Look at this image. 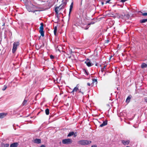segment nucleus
<instances>
[{
	"label": "nucleus",
	"mask_w": 147,
	"mask_h": 147,
	"mask_svg": "<svg viewBox=\"0 0 147 147\" xmlns=\"http://www.w3.org/2000/svg\"><path fill=\"white\" fill-rule=\"evenodd\" d=\"M91 143V141L88 140H80L78 142V144L82 145H87L90 144Z\"/></svg>",
	"instance_id": "nucleus-1"
},
{
	"label": "nucleus",
	"mask_w": 147,
	"mask_h": 147,
	"mask_svg": "<svg viewBox=\"0 0 147 147\" xmlns=\"http://www.w3.org/2000/svg\"><path fill=\"white\" fill-rule=\"evenodd\" d=\"M20 45V43L19 42H14L13 45V47L12 49V53H14L16 51L17 47Z\"/></svg>",
	"instance_id": "nucleus-2"
},
{
	"label": "nucleus",
	"mask_w": 147,
	"mask_h": 147,
	"mask_svg": "<svg viewBox=\"0 0 147 147\" xmlns=\"http://www.w3.org/2000/svg\"><path fill=\"white\" fill-rule=\"evenodd\" d=\"M72 140L70 139H65L62 140V143L64 144H69L72 143Z\"/></svg>",
	"instance_id": "nucleus-3"
},
{
	"label": "nucleus",
	"mask_w": 147,
	"mask_h": 147,
	"mask_svg": "<svg viewBox=\"0 0 147 147\" xmlns=\"http://www.w3.org/2000/svg\"><path fill=\"white\" fill-rule=\"evenodd\" d=\"M40 30H39V32L41 34V35L42 36L44 37V31H43V26L44 24L43 23H41L40 24Z\"/></svg>",
	"instance_id": "nucleus-4"
},
{
	"label": "nucleus",
	"mask_w": 147,
	"mask_h": 147,
	"mask_svg": "<svg viewBox=\"0 0 147 147\" xmlns=\"http://www.w3.org/2000/svg\"><path fill=\"white\" fill-rule=\"evenodd\" d=\"M65 7L63 6V5L60 7V5L59 7H56L55 9V11L56 13V14H57V16H58V10L59 9V11L61 10V9L64 8Z\"/></svg>",
	"instance_id": "nucleus-5"
},
{
	"label": "nucleus",
	"mask_w": 147,
	"mask_h": 147,
	"mask_svg": "<svg viewBox=\"0 0 147 147\" xmlns=\"http://www.w3.org/2000/svg\"><path fill=\"white\" fill-rule=\"evenodd\" d=\"M77 132H74V131H70V132L69 134H68L67 136L68 137H70L72 136H74V138H75L77 136Z\"/></svg>",
	"instance_id": "nucleus-6"
},
{
	"label": "nucleus",
	"mask_w": 147,
	"mask_h": 147,
	"mask_svg": "<svg viewBox=\"0 0 147 147\" xmlns=\"http://www.w3.org/2000/svg\"><path fill=\"white\" fill-rule=\"evenodd\" d=\"M85 63L87 65L88 67H90L93 65V64L88 59L86 60Z\"/></svg>",
	"instance_id": "nucleus-7"
},
{
	"label": "nucleus",
	"mask_w": 147,
	"mask_h": 147,
	"mask_svg": "<svg viewBox=\"0 0 147 147\" xmlns=\"http://www.w3.org/2000/svg\"><path fill=\"white\" fill-rule=\"evenodd\" d=\"M121 141V143L125 145H128L130 142V141L128 140L126 141L122 140Z\"/></svg>",
	"instance_id": "nucleus-8"
},
{
	"label": "nucleus",
	"mask_w": 147,
	"mask_h": 147,
	"mask_svg": "<svg viewBox=\"0 0 147 147\" xmlns=\"http://www.w3.org/2000/svg\"><path fill=\"white\" fill-rule=\"evenodd\" d=\"M73 5H74V3H73V2H72L71 3V5H70V8H69V17L70 16V13H71V12L72 11V8H73Z\"/></svg>",
	"instance_id": "nucleus-9"
},
{
	"label": "nucleus",
	"mask_w": 147,
	"mask_h": 147,
	"mask_svg": "<svg viewBox=\"0 0 147 147\" xmlns=\"http://www.w3.org/2000/svg\"><path fill=\"white\" fill-rule=\"evenodd\" d=\"M132 96L131 95H130L129 96L127 97V98L126 100V101H125L126 102L127 104H128V103H129V102H130V100H131V98H132Z\"/></svg>",
	"instance_id": "nucleus-10"
},
{
	"label": "nucleus",
	"mask_w": 147,
	"mask_h": 147,
	"mask_svg": "<svg viewBox=\"0 0 147 147\" xmlns=\"http://www.w3.org/2000/svg\"><path fill=\"white\" fill-rule=\"evenodd\" d=\"M33 142L34 143H36V144H40L41 143V140L40 139L36 138L35 139H34Z\"/></svg>",
	"instance_id": "nucleus-11"
},
{
	"label": "nucleus",
	"mask_w": 147,
	"mask_h": 147,
	"mask_svg": "<svg viewBox=\"0 0 147 147\" xmlns=\"http://www.w3.org/2000/svg\"><path fill=\"white\" fill-rule=\"evenodd\" d=\"M27 9L29 12L31 11L34 12L35 11H37L36 10L33 9L32 8H30L29 7H27Z\"/></svg>",
	"instance_id": "nucleus-12"
},
{
	"label": "nucleus",
	"mask_w": 147,
	"mask_h": 147,
	"mask_svg": "<svg viewBox=\"0 0 147 147\" xmlns=\"http://www.w3.org/2000/svg\"><path fill=\"white\" fill-rule=\"evenodd\" d=\"M107 124V120H106L105 121H103V123L100 125L99 127H102L106 125Z\"/></svg>",
	"instance_id": "nucleus-13"
},
{
	"label": "nucleus",
	"mask_w": 147,
	"mask_h": 147,
	"mask_svg": "<svg viewBox=\"0 0 147 147\" xmlns=\"http://www.w3.org/2000/svg\"><path fill=\"white\" fill-rule=\"evenodd\" d=\"M78 86V85L77 84L76 86L74 88L72 91L71 92V93H73L74 94V92H77L79 90Z\"/></svg>",
	"instance_id": "nucleus-14"
},
{
	"label": "nucleus",
	"mask_w": 147,
	"mask_h": 147,
	"mask_svg": "<svg viewBox=\"0 0 147 147\" xmlns=\"http://www.w3.org/2000/svg\"><path fill=\"white\" fill-rule=\"evenodd\" d=\"M18 144V143L17 142L13 143L11 144L10 147H17Z\"/></svg>",
	"instance_id": "nucleus-15"
},
{
	"label": "nucleus",
	"mask_w": 147,
	"mask_h": 147,
	"mask_svg": "<svg viewBox=\"0 0 147 147\" xmlns=\"http://www.w3.org/2000/svg\"><path fill=\"white\" fill-rule=\"evenodd\" d=\"M7 114L5 113H0V118H3L5 117Z\"/></svg>",
	"instance_id": "nucleus-16"
},
{
	"label": "nucleus",
	"mask_w": 147,
	"mask_h": 147,
	"mask_svg": "<svg viewBox=\"0 0 147 147\" xmlns=\"http://www.w3.org/2000/svg\"><path fill=\"white\" fill-rule=\"evenodd\" d=\"M1 147H8L9 144H5L3 143H2L1 144Z\"/></svg>",
	"instance_id": "nucleus-17"
},
{
	"label": "nucleus",
	"mask_w": 147,
	"mask_h": 147,
	"mask_svg": "<svg viewBox=\"0 0 147 147\" xmlns=\"http://www.w3.org/2000/svg\"><path fill=\"white\" fill-rule=\"evenodd\" d=\"M116 16L118 18L123 19L124 18L123 15H121L119 13H116Z\"/></svg>",
	"instance_id": "nucleus-18"
},
{
	"label": "nucleus",
	"mask_w": 147,
	"mask_h": 147,
	"mask_svg": "<svg viewBox=\"0 0 147 147\" xmlns=\"http://www.w3.org/2000/svg\"><path fill=\"white\" fill-rule=\"evenodd\" d=\"M124 18L123 19H129L130 16L129 14H127L126 15L124 14L123 15Z\"/></svg>",
	"instance_id": "nucleus-19"
},
{
	"label": "nucleus",
	"mask_w": 147,
	"mask_h": 147,
	"mask_svg": "<svg viewBox=\"0 0 147 147\" xmlns=\"http://www.w3.org/2000/svg\"><path fill=\"white\" fill-rule=\"evenodd\" d=\"M147 67V65L146 63H142L141 66V67L142 68H144L146 67Z\"/></svg>",
	"instance_id": "nucleus-20"
},
{
	"label": "nucleus",
	"mask_w": 147,
	"mask_h": 147,
	"mask_svg": "<svg viewBox=\"0 0 147 147\" xmlns=\"http://www.w3.org/2000/svg\"><path fill=\"white\" fill-rule=\"evenodd\" d=\"M92 83L91 84V85L93 86V84H94V83L95 84H96L97 83V80L96 79H92Z\"/></svg>",
	"instance_id": "nucleus-21"
},
{
	"label": "nucleus",
	"mask_w": 147,
	"mask_h": 147,
	"mask_svg": "<svg viewBox=\"0 0 147 147\" xmlns=\"http://www.w3.org/2000/svg\"><path fill=\"white\" fill-rule=\"evenodd\" d=\"M147 22V18L145 19H142L140 20V22L141 23H144Z\"/></svg>",
	"instance_id": "nucleus-22"
},
{
	"label": "nucleus",
	"mask_w": 147,
	"mask_h": 147,
	"mask_svg": "<svg viewBox=\"0 0 147 147\" xmlns=\"http://www.w3.org/2000/svg\"><path fill=\"white\" fill-rule=\"evenodd\" d=\"M83 71L86 75H88L89 73L86 69H83Z\"/></svg>",
	"instance_id": "nucleus-23"
},
{
	"label": "nucleus",
	"mask_w": 147,
	"mask_h": 147,
	"mask_svg": "<svg viewBox=\"0 0 147 147\" xmlns=\"http://www.w3.org/2000/svg\"><path fill=\"white\" fill-rule=\"evenodd\" d=\"M27 102V100L25 99H24V100L23 102H22V106H23L25 105H26Z\"/></svg>",
	"instance_id": "nucleus-24"
},
{
	"label": "nucleus",
	"mask_w": 147,
	"mask_h": 147,
	"mask_svg": "<svg viewBox=\"0 0 147 147\" xmlns=\"http://www.w3.org/2000/svg\"><path fill=\"white\" fill-rule=\"evenodd\" d=\"M57 30V28L56 26L54 28V34L55 35H56V32Z\"/></svg>",
	"instance_id": "nucleus-25"
},
{
	"label": "nucleus",
	"mask_w": 147,
	"mask_h": 147,
	"mask_svg": "<svg viewBox=\"0 0 147 147\" xmlns=\"http://www.w3.org/2000/svg\"><path fill=\"white\" fill-rule=\"evenodd\" d=\"M49 109H47L45 110V112L46 114L47 115H49Z\"/></svg>",
	"instance_id": "nucleus-26"
},
{
	"label": "nucleus",
	"mask_w": 147,
	"mask_h": 147,
	"mask_svg": "<svg viewBox=\"0 0 147 147\" xmlns=\"http://www.w3.org/2000/svg\"><path fill=\"white\" fill-rule=\"evenodd\" d=\"M67 4V1H64L60 5V7L63 5V6H64V7Z\"/></svg>",
	"instance_id": "nucleus-27"
},
{
	"label": "nucleus",
	"mask_w": 147,
	"mask_h": 147,
	"mask_svg": "<svg viewBox=\"0 0 147 147\" xmlns=\"http://www.w3.org/2000/svg\"><path fill=\"white\" fill-rule=\"evenodd\" d=\"M140 12H141V13H142V15L143 16H147V13H142V12L141 11H140Z\"/></svg>",
	"instance_id": "nucleus-28"
},
{
	"label": "nucleus",
	"mask_w": 147,
	"mask_h": 147,
	"mask_svg": "<svg viewBox=\"0 0 147 147\" xmlns=\"http://www.w3.org/2000/svg\"><path fill=\"white\" fill-rule=\"evenodd\" d=\"M106 66L105 65L101 69V71L102 72H103L105 70V69H106Z\"/></svg>",
	"instance_id": "nucleus-29"
},
{
	"label": "nucleus",
	"mask_w": 147,
	"mask_h": 147,
	"mask_svg": "<svg viewBox=\"0 0 147 147\" xmlns=\"http://www.w3.org/2000/svg\"><path fill=\"white\" fill-rule=\"evenodd\" d=\"M7 88V86H6V85H4V86L2 88V90H3V91H4L5 90H6V89Z\"/></svg>",
	"instance_id": "nucleus-30"
},
{
	"label": "nucleus",
	"mask_w": 147,
	"mask_h": 147,
	"mask_svg": "<svg viewBox=\"0 0 147 147\" xmlns=\"http://www.w3.org/2000/svg\"><path fill=\"white\" fill-rule=\"evenodd\" d=\"M94 23H95L94 22H91L88 24V25H90L91 24H94Z\"/></svg>",
	"instance_id": "nucleus-31"
},
{
	"label": "nucleus",
	"mask_w": 147,
	"mask_h": 147,
	"mask_svg": "<svg viewBox=\"0 0 147 147\" xmlns=\"http://www.w3.org/2000/svg\"><path fill=\"white\" fill-rule=\"evenodd\" d=\"M50 58L51 59H53L54 58V57L53 55H50Z\"/></svg>",
	"instance_id": "nucleus-32"
},
{
	"label": "nucleus",
	"mask_w": 147,
	"mask_h": 147,
	"mask_svg": "<svg viewBox=\"0 0 147 147\" xmlns=\"http://www.w3.org/2000/svg\"><path fill=\"white\" fill-rule=\"evenodd\" d=\"M89 25H88V24L87 25V26H86V27H85V28H84V29H85V30H87V29H88L89 28V27H88V26Z\"/></svg>",
	"instance_id": "nucleus-33"
},
{
	"label": "nucleus",
	"mask_w": 147,
	"mask_h": 147,
	"mask_svg": "<svg viewBox=\"0 0 147 147\" xmlns=\"http://www.w3.org/2000/svg\"><path fill=\"white\" fill-rule=\"evenodd\" d=\"M127 0H121V2L122 3H124Z\"/></svg>",
	"instance_id": "nucleus-34"
},
{
	"label": "nucleus",
	"mask_w": 147,
	"mask_h": 147,
	"mask_svg": "<svg viewBox=\"0 0 147 147\" xmlns=\"http://www.w3.org/2000/svg\"><path fill=\"white\" fill-rule=\"evenodd\" d=\"M144 100L146 102H147V97H145L144 98Z\"/></svg>",
	"instance_id": "nucleus-35"
},
{
	"label": "nucleus",
	"mask_w": 147,
	"mask_h": 147,
	"mask_svg": "<svg viewBox=\"0 0 147 147\" xmlns=\"http://www.w3.org/2000/svg\"><path fill=\"white\" fill-rule=\"evenodd\" d=\"M110 0H108L106 2V4H107V3H109V2L110 1Z\"/></svg>",
	"instance_id": "nucleus-36"
},
{
	"label": "nucleus",
	"mask_w": 147,
	"mask_h": 147,
	"mask_svg": "<svg viewBox=\"0 0 147 147\" xmlns=\"http://www.w3.org/2000/svg\"><path fill=\"white\" fill-rule=\"evenodd\" d=\"M91 147H97V146L96 145H94L92 146Z\"/></svg>",
	"instance_id": "nucleus-37"
},
{
	"label": "nucleus",
	"mask_w": 147,
	"mask_h": 147,
	"mask_svg": "<svg viewBox=\"0 0 147 147\" xmlns=\"http://www.w3.org/2000/svg\"><path fill=\"white\" fill-rule=\"evenodd\" d=\"M40 147H45V146L44 145H42Z\"/></svg>",
	"instance_id": "nucleus-38"
},
{
	"label": "nucleus",
	"mask_w": 147,
	"mask_h": 147,
	"mask_svg": "<svg viewBox=\"0 0 147 147\" xmlns=\"http://www.w3.org/2000/svg\"><path fill=\"white\" fill-rule=\"evenodd\" d=\"M117 89L118 90H120V88L119 87V86L117 87Z\"/></svg>",
	"instance_id": "nucleus-39"
},
{
	"label": "nucleus",
	"mask_w": 147,
	"mask_h": 147,
	"mask_svg": "<svg viewBox=\"0 0 147 147\" xmlns=\"http://www.w3.org/2000/svg\"><path fill=\"white\" fill-rule=\"evenodd\" d=\"M87 84L88 86H90V84L89 83H87Z\"/></svg>",
	"instance_id": "nucleus-40"
},
{
	"label": "nucleus",
	"mask_w": 147,
	"mask_h": 147,
	"mask_svg": "<svg viewBox=\"0 0 147 147\" xmlns=\"http://www.w3.org/2000/svg\"><path fill=\"white\" fill-rule=\"evenodd\" d=\"M79 92H81V93H82V94H83V92H82L81 91V89H80V91H79Z\"/></svg>",
	"instance_id": "nucleus-41"
},
{
	"label": "nucleus",
	"mask_w": 147,
	"mask_h": 147,
	"mask_svg": "<svg viewBox=\"0 0 147 147\" xmlns=\"http://www.w3.org/2000/svg\"><path fill=\"white\" fill-rule=\"evenodd\" d=\"M104 4V3L103 2H101V4H102V5H103Z\"/></svg>",
	"instance_id": "nucleus-42"
},
{
	"label": "nucleus",
	"mask_w": 147,
	"mask_h": 147,
	"mask_svg": "<svg viewBox=\"0 0 147 147\" xmlns=\"http://www.w3.org/2000/svg\"><path fill=\"white\" fill-rule=\"evenodd\" d=\"M24 1H25V2H26L27 1V0H23Z\"/></svg>",
	"instance_id": "nucleus-43"
},
{
	"label": "nucleus",
	"mask_w": 147,
	"mask_h": 147,
	"mask_svg": "<svg viewBox=\"0 0 147 147\" xmlns=\"http://www.w3.org/2000/svg\"><path fill=\"white\" fill-rule=\"evenodd\" d=\"M98 63H96L95 64V65L96 66H97V65H98Z\"/></svg>",
	"instance_id": "nucleus-44"
},
{
	"label": "nucleus",
	"mask_w": 147,
	"mask_h": 147,
	"mask_svg": "<svg viewBox=\"0 0 147 147\" xmlns=\"http://www.w3.org/2000/svg\"><path fill=\"white\" fill-rule=\"evenodd\" d=\"M32 6H33V8H34V7H35V6H34V5H32Z\"/></svg>",
	"instance_id": "nucleus-45"
},
{
	"label": "nucleus",
	"mask_w": 147,
	"mask_h": 147,
	"mask_svg": "<svg viewBox=\"0 0 147 147\" xmlns=\"http://www.w3.org/2000/svg\"><path fill=\"white\" fill-rule=\"evenodd\" d=\"M107 42H108L109 41V40H107Z\"/></svg>",
	"instance_id": "nucleus-46"
},
{
	"label": "nucleus",
	"mask_w": 147,
	"mask_h": 147,
	"mask_svg": "<svg viewBox=\"0 0 147 147\" xmlns=\"http://www.w3.org/2000/svg\"><path fill=\"white\" fill-rule=\"evenodd\" d=\"M126 147H130L129 146H127Z\"/></svg>",
	"instance_id": "nucleus-47"
},
{
	"label": "nucleus",
	"mask_w": 147,
	"mask_h": 147,
	"mask_svg": "<svg viewBox=\"0 0 147 147\" xmlns=\"http://www.w3.org/2000/svg\"><path fill=\"white\" fill-rule=\"evenodd\" d=\"M69 0H66V1H68Z\"/></svg>",
	"instance_id": "nucleus-48"
},
{
	"label": "nucleus",
	"mask_w": 147,
	"mask_h": 147,
	"mask_svg": "<svg viewBox=\"0 0 147 147\" xmlns=\"http://www.w3.org/2000/svg\"><path fill=\"white\" fill-rule=\"evenodd\" d=\"M40 113V112H38V114H39V113Z\"/></svg>",
	"instance_id": "nucleus-49"
}]
</instances>
